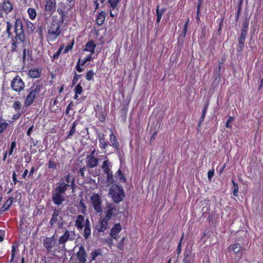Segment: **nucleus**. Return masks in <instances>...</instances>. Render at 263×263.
<instances>
[{
  "label": "nucleus",
  "mask_w": 263,
  "mask_h": 263,
  "mask_svg": "<svg viewBox=\"0 0 263 263\" xmlns=\"http://www.w3.org/2000/svg\"><path fill=\"white\" fill-rule=\"evenodd\" d=\"M208 105H209V103H206L204 105V107H203V110H202V115L201 117H200L199 123L198 124L199 126H200V124L204 120V117L205 116V114H206L207 110H208Z\"/></svg>",
  "instance_id": "nucleus-34"
},
{
  "label": "nucleus",
  "mask_w": 263,
  "mask_h": 263,
  "mask_svg": "<svg viewBox=\"0 0 263 263\" xmlns=\"http://www.w3.org/2000/svg\"><path fill=\"white\" fill-rule=\"evenodd\" d=\"M77 257L79 261V262L77 263H85L86 261V253L85 252L84 247L83 246H80L79 248V251L77 253Z\"/></svg>",
  "instance_id": "nucleus-13"
},
{
  "label": "nucleus",
  "mask_w": 263,
  "mask_h": 263,
  "mask_svg": "<svg viewBox=\"0 0 263 263\" xmlns=\"http://www.w3.org/2000/svg\"><path fill=\"white\" fill-rule=\"evenodd\" d=\"M60 210L59 209H54L51 219L50 220V224L51 226L54 225L58 221V217L59 215Z\"/></svg>",
  "instance_id": "nucleus-22"
},
{
  "label": "nucleus",
  "mask_w": 263,
  "mask_h": 263,
  "mask_svg": "<svg viewBox=\"0 0 263 263\" xmlns=\"http://www.w3.org/2000/svg\"><path fill=\"white\" fill-rule=\"evenodd\" d=\"M214 171H210L208 172V176L209 180H211L214 176Z\"/></svg>",
  "instance_id": "nucleus-60"
},
{
  "label": "nucleus",
  "mask_w": 263,
  "mask_h": 263,
  "mask_svg": "<svg viewBox=\"0 0 263 263\" xmlns=\"http://www.w3.org/2000/svg\"><path fill=\"white\" fill-rule=\"evenodd\" d=\"M76 95H81L83 91V88L80 84H78L74 89Z\"/></svg>",
  "instance_id": "nucleus-43"
},
{
  "label": "nucleus",
  "mask_w": 263,
  "mask_h": 263,
  "mask_svg": "<svg viewBox=\"0 0 263 263\" xmlns=\"http://www.w3.org/2000/svg\"><path fill=\"white\" fill-rule=\"evenodd\" d=\"M116 212V209L115 205L112 203H108L104 210L105 216L103 217L107 220H110L112 216L115 214Z\"/></svg>",
  "instance_id": "nucleus-10"
},
{
  "label": "nucleus",
  "mask_w": 263,
  "mask_h": 263,
  "mask_svg": "<svg viewBox=\"0 0 263 263\" xmlns=\"http://www.w3.org/2000/svg\"><path fill=\"white\" fill-rule=\"evenodd\" d=\"M83 232V236L85 239H87L90 236L91 234V229H90V223L88 219H86L85 220V224Z\"/></svg>",
  "instance_id": "nucleus-19"
},
{
  "label": "nucleus",
  "mask_w": 263,
  "mask_h": 263,
  "mask_svg": "<svg viewBox=\"0 0 263 263\" xmlns=\"http://www.w3.org/2000/svg\"><path fill=\"white\" fill-rule=\"evenodd\" d=\"M73 104L72 102H71L68 104V105L67 106V107L66 108V115H68L69 114V110H70V108L73 106Z\"/></svg>",
  "instance_id": "nucleus-62"
},
{
  "label": "nucleus",
  "mask_w": 263,
  "mask_h": 263,
  "mask_svg": "<svg viewBox=\"0 0 263 263\" xmlns=\"http://www.w3.org/2000/svg\"><path fill=\"white\" fill-rule=\"evenodd\" d=\"M12 106L16 111H18L21 109L22 104L20 101H15L14 102Z\"/></svg>",
  "instance_id": "nucleus-49"
},
{
  "label": "nucleus",
  "mask_w": 263,
  "mask_h": 263,
  "mask_svg": "<svg viewBox=\"0 0 263 263\" xmlns=\"http://www.w3.org/2000/svg\"><path fill=\"white\" fill-rule=\"evenodd\" d=\"M29 17L31 20H34L36 16V11L35 9L29 8L27 10Z\"/></svg>",
  "instance_id": "nucleus-28"
},
{
  "label": "nucleus",
  "mask_w": 263,
  "mask_h": 263,
  "mask_svg": "<svg viewBox=\"0 0 263 263\" xmlns=\"http://www.w3.org/2000/svg\"><path fill=\"white\" fill-rule=\"evenodd\" d=\"M245 40L239 39L238 47L237 49V52H240L244 46V43Z\"/></svg>",
  "instance_id": "nucleus-45"
},
{
  "label": "nucleus",
  "mask_w": 263,
  "mask_h": 263,
  "mask_svg": "<svg viewBox=\"0 0 263 263\" xmlns=\"http://www.w3.org/2000/svg\"><path fill=\"white\" fill-rule=\"evenodd\" d=\"M99 159L95 157L86 158V166L92 168L97 166L98 164Z\"/></svg>",
  "instance_id": "nucleus-17"
},
{
  "label": "nucleus",
  "mask_w": 263,
  "mask_h": 263,
  "mask_svg": "<svg viewBox=\"0 0 263 263\" xmlns=\"http://www.w3.org/2000/svg\"><path fill=\"white\" fill-rule=\"evenodd\" d=\"M60 21L53 18L48 26V38L51 40H55L61 34Z\"/></svg>",
  "instance_id": "nucleus-4"
},
{
  "label": "nucleus",
  "mask_w": 263,
  "mask_h": 263,
  "mask_svg": "<svg viewBox=\"0 0 263 263\" xmlns=\"http://www.w3.org/2000/svg\"><path fill=\"white\" fill-rule=\"evenodd\" d=\"M116 176H118L121 180H123L125 181L126 180V178L123 176V175L120 170L117 171L116 172Z\"/></svg>",
  "instance_id": "nucleus-52"
},
{
  "label": "nucleus",
  "mask_w": 263,
  "mask_h": 263,
  "mask_svg": "<svg viewBox=\"0 0 263 263\" xmlns=\"http://www.w3.org/2000/svg\"><path fill=\"white\" fill-rule=\"evenodd\" d=\"M57 12L61 16V18L60 22L63 23V22L65 20V17L67 16V12H65L63 9L58 8L57 10Z\"/></svg>",
  "instance_id": "nucleus-27"
},
{
  "label": "nucleus",
  "mask_w": 263,
  "mask_h": 263,
  "mask_svg": "<svg viewBox=\"0 0 263 263\" xmlns=\"http://www.w3.org/2000/svg\"><path fill=\"white\" fill-rule=\"evenodd\" d=\"M94 72L92 70L87 71L86 75V79L87 81H91L93 79Z\"/></svg>",
  "instance_id": "nucleus-44"
},
{
  "label": "nucleus",
  "mask_w": 263,
  "mask_h": 263,
  "mask_svg": "<svg viewBox=\"0 0 263 263\" xmlns=\"http://www.w3.org/2000/svg\"><path fill=\"white\" fill-rule=\"evenodd\" d=\"M85 220L84 216L79 215L75 220V226L78 230H82L85 226Z\"/></svg>",
  "instance_id": "nucleus-15"
},
{
  "label": "nucleus",
  "mask_w": 263,
  "mask_h": 263,
  "mask_svg": "<svg viewBox=\"0 0 263 263\" xmlns=\"http://www.w3.org/2000/svg\"><path fill=\"white\" fill-rule=\"evenodd\" d=\"M75 233L74 231H69L66 230L65 232L62 235L59 239L58 242L59 248L65 249V243L68 240H73L75 239Z\"/></svg>",
  "instance_id": "nucleus-6"
},
{
  "label": "nucleus",
  "mask_w": 263,
  "mask_h": 263,
  "mask_svg": "<svg viewBox=\"0 0 263 263\" xmlns=\"http://www.w3.org/2000/svg\"><path fill=\"white\" fill-rule=\"evenodd\" d=\"M12 202V199H10L9 200H8L4 204V205H3V206L1 208V211L2 212H4L7 210L9 209L10 206L11 205V203Z\"/></svg>",
  "instance_id": "nucleus-35"
},
{
  "label": "nucleus",
  "mask_w": 263,
  "mask_h": 263,
  "mask_svg": "<svg viewBox=\"0 0 263 263\" xmlns=\"http://www.w3.org/2000/svg\"><path fill=\"white\" fill-rule=\"evenodd\" d=\"M98 139H99V142L100 144V147L106 149L107 146L108 145V142L105 140V136L103 134L99 133L98 134Z\"/></svg>",
  "instance_id": "nucleus-20"
},
{
  "label": "nucleus",
  "mask_w": 263,
  "mask_h": 263,
  "mask_svg": "<svg viewBox=\"0 0 263 263\" xmlns=\"http://www.w3.org/2000/svg\"><path fill=\"white\" fill-rule=\"evenodd\" d=\"M164 10H162L161 11H160L159 9V6H157V8L156 10V14H157V23H159L161 19V16L162 15V13L164 12Z\"/></svg>",
  "instance_id": "nucleus-39"
},
{
  "label": "nucleus",
  "mask_w": 263,
  "mask_h": 263,
  "mask_svg": "<svg viewBox=\"0 0 263 263\" xmlns=\"http://www.w3.org/2000/svg\"><path fill=\"white\" fill-rule=\"evenodd\" d=\"M110 141L112 146L116 149H118L119 144L115 136L114 135L112 131H111V134L110 135Z\"/></svg>",
  "instance_id": "nucleus-25"
},
{
  "label": "nucleus",
  "mask_w": 263,
  "mask_h": 263,
  "mask_svg": "<svg viewBox=\"0 0 263 263\" xmlns=\"http://www.w3.org/2000/svg\"><path fill=\"white\" fill-rule=\"evenodd\" d=\"M238 185L234 184L233 186V194L234 196H237L238 195Z\"/></svg>",
  "instance_id": "nucleus-56"
},
{
  "label": "nucleus",
  "mask_w": 263,
  "mask_h": 263,
  "mask_svg": "<svg viewBox=\"0 0 263 263\" xmlns=\"http://www.w3.org/2000/svg\"><path fill=\"white\" fill-rule=\"evenodd\" d=\"M1 5L3 7L4 11L7 14L9 13L12 10V5L8 0H4L3 4Z\"/></svg>",
  "instance_id": "nucleus-21"
},
{
  "label": "nucleus",
  "mask_w": 263,
  "mask_h": 263,
  "mask_svg": "<svg viewBox=\"0 0 263 263\" xmlns=\"http://www.w3.org/2000/svg\"><path fill=\"white\" fill-rule=\"evenodd\" d=\"M43 87L37 83H33L27 91L29 94L27 96L26 99L24 103V105L26 107L30 105L33 102L34 99L37 97Z\"/></svg>",
  "instance_id": "nucleus-3"
},
{
  "label": "nucleus",
  "mask_w": 263,
  "mask_h": 263,
  "mask_svg": "<svg viewBox=\"0 0 263 263\" xmlns=\"http://www.w3.org/2000/svg\"><path fill=\"white\" fill-rule=\"evenodd\" d=\"M90 201L92 207L97 213H100L102 211V201L99 195L97 194H93L90 197Z\"/></svg>",
  "instance_id": "nucleus-7"
},
{
  "label": "nucleus",
  "mask_w": 263,
  "mask_h": 263,
  "mask_svg": "<svg viewBox=\"0 0 263 263\" xmlns=\"http://www.w3.org/2000/svg\"><path fill=\"white\" fill-rule=\"evenodd\" d=\"M91 59V55H88L87 56L84 61H83L82 62H81V65L82 66L84 65L87 62L90 61Z\"/></svg>",
  "instance_id": "nucleus-55"
},
{
  "label": "nucleus",
  "mask_w": 263,
  "mask_h": 263,
  "mask_svg": "<svg viewBox=\"0 0 263 263\" xmlns=\"http://www.w3.org/2000/svg\"><path fill=\"white\" fill-rule=\"evenodd\" d=\"M6 24H7V27H6V32L8 34L9 37H12L13 35H12V33L11 31V29L13 27L12 24L10 22L7 21L6 22Z\"/></svg>",
  "instance_id": "nucleus-30"
},
{
  "label": "nucleus",
  "mask_w": 263,
  "mask_h": 263,
  "mask_svg": "<svg viewBox=\"0 0 263 263\" xmlns=\"http://www.w3.org/2000/svg\"><path fill=\"white\" fill-rule=\"evenodd\" d=\"M249 21L247 18H246L243 22L241 30L247 31L248 27H249Z\"/></svg>",
  "instance_id": "nucleus-46"
},
{
  "label": "nucleus",
  "mask_w": 263,
  "mask_h": 263,
  "mask_svg": "<svg viewBox=\"0 0 263 263\" xmlns=\"http://www.w3.org/2000/svg\"><path fill=\"white\" fill-rule=\"evenodd\" d=\"M105 18V12H101L97 17V23L98 25H101L103 24Z\"/></svg>",
  "instance_id": "nucleus-26"
},
{
  "label": "nucleus",
  "mask_w": 263,
  "mask_h": 263,
  "mask_svg": "<svg viewBox=\"0 0 263 263\" xmlns=\"http://www.w3.org/2000/svg\"><path fill=\"white\" fill-rule=\"evenodd\" d=\"M81 74H77L76 71L74 72V77L72 81V86L74 85L77 83L79 79L81 77Z\"/></svg>",
  "instance_id": "nucleus-47"
},
{
  "label": "nucleus",
  "mask_w": 263,
  "mask_h": 263,
  "mask_svg": "<svg viewBox=\"0 0 263 263\" xmlns=\"http://www.w3.org/2000/svg\"><path fill=\"white\" fill-rule=\"evenodd\" d=\"M247 31L241 30V35L239 39L246 40Z\"/></svg>",
  "instance_id": "nucleus-59"
},
{
  "label": "nucleus",
  "mask_w": 263,
  "mask_h": 263,
  "mask_svg": "<svg viewBox=\"0 0 263 263\" xmlns=\"http://www.w3.org/2000/svg\"><path fill=\"white\" fill-rule=\"evenodd\" d=\"M191 257L190 256V252L185 251L184 253V258L183 259L184 263H190Z\"/></svg>",
  "instance_id": "nucleus-38"
},
{
  "label": "nucleus",
  "mask_w": 263,
  "mask_h": 263,
  "mask_svg": "<svg viewBox=\"0 0 263 263\" xmlns=\"http://www.w3.org/2000/svg\"><path fill=\"white\" fill-rule=\"evenodd\" d=\"M96 46L92 41H89L86 44L85 50L91 52V54L93 53Z\"/></svg>",
  "instance_id": "nucleus-23"
},
{
  "label": "nucleus",
  "mask_w": 263,
  "mask_h": 263,
  "mask_svg": "<svg viewBox=\"0 0 263 263\" xmlns=\"http://www.w3.org/2000/svg\"><path fill=\"white\" fill-rule=\"evenodd\" d=\"M73 44H74V40H73L72 42L71 43H69V44H68L67 45V46L66 47L65 49L63 51V53H66L70 50H71L72 48Z\"/></svg>",
  "instance_id": "nucleus-50"
},
{
  "label": "nucleus",
  "mask_w": 263,
  "mask_h": 263,
  "mask_svg": "<svg viewBox=\"0 0 263 263\" xmlns=\"http://www.w3.org/2000/svg\"><path fill=\"white\" fill-rule=\"evenodd\" d=\"M56 241L54 236L53 235L50 237H46L44 239L43 245L44 247L48 251H50L52 248L55 246Z\"/></svg>",
  "instance_id": "nucleus-12"
},
{
  "label": "nucleus",
  "mask_w": 263,
  "mask_h": 263,
  "mask_svg": "<svg viewBox=\"0 0 263 263\" xmlns=\"http://www.w3.org/2000/svg\"><path fill=\"white\" fill-rule=\"evenodd\" d=\"M182 239H183V236L181 238V239L180 240V242L179 243V245H178V246L177 247V251L178 252V254L180 253V252L181 251V241L182 240Z\"/></svg>",
  "instance_id": "nucleus-63"
},
{
  "label": "nucleus",
  "mask_w": 263,
  "mask_h": 263,
  "mask_svg": "<svg viewBox=\"0 0 263 263\" xmlns=\"http://www.w3.org/2000/svg\"><path fill=\"white\" fill-rule=\"evenodd\" d=\"M121 230V227L119 223H116L114 225V226L111 228L110 235L114 239H117V236L118 234L120 232Z\"/></svg>",
  "instance_id": "nucleus-18"
},
{
  "label": "nucleus",
  "mask_w": 263,
  "mask_h": 263,
  "mask_svg": "<svg viewBox=\"0 0 263 263\" xmlns=\"http://www.w3.org/2000/svg\"><path fill=\"white\" fill-rule=\"evenodd\" d=\"M26 27L27 29V31L30 33H32L34 31L35 27L33 23L30 22H26Z\"/></svg>",
  "instance_id": "nucleus-37"
},
{
  "label": "nucleus",
  "mask_w": 263,
  "mask_h": 263,
  "mask_svg": "<svg viewBox=\"0 0 263 263\" xmlns=\"http://www.w3.org/2000/svg\"><path fill=\"white\" fill-rule=\"evenodd\" d=\"M11 87L13 90L20 92L24 88L25 84L19 76H16L12 80Z\"/></svg>",
  "instance_id": "nucleus-8"
},
{
  "label": "nucleus",
  "mask_w": 263,
  "mask_h": 263,
  "mask_svg": "<svg viewBox=\"0 0 263 263\" xmlns=\"http://www.w3.org/2000/svg\"><path fill=\"white\" fill-rule=\"evenodd\" d=\"M101 255V251L100 250L93 251L90 254V257L92 260H95L96 257Z\"/></svg>",
  "instance_id": "nucleus-42"
},
{
  "label": "nucleus",
  "mask_w": 263,
  "mask_h": 263,
  "mask_svg": "<svg viewBox=\"0 0 263 263\" xmlns=\"http://www.w3.org/2000/svg\"><path fill=\"white\" fill-rule=\"evenodd\" d=\"M8 124L6 121L0 117V133H2L7 127Z\"/></svg>",
  "instance_id": "nucleus-29"
},
{
  "label": "nucleus",
  "mask_w": 263,
  "mask_h": 263,
  "mask_svg": "<svg viewBox=\"0 0 263 263\" xmlns=\"http://www.w3.org/2000/svg\"><path fill=\"white\" fill-rule=\"evenodd\" d=\"M109 194L115 202L119 203L124 197L123 188L118 185H112L109 189Z\"/></svg>",
  "instance_id": "nucleus-5"
},
{
  "label": "nucleus",
  "mask_w": 263,
  "mask_h": 263,
  "mask_svg": "<svg viewBox=\"0 0 263 263\" xmlns=\"http://www.w3.org/2000/svg\"><path fill=\"white\" fill-rule=\"evenodd\" d=\"M233 120V117L230 116L229 117L228 120L227 121V122L226 123V127L227 128H231L232 125L231 124V123L232 122Z\"/></svg>",
  "instance_id": "nucleus-53"
},
{
  "label": "nucleus",
  "mask_w": 263,
  "mask_h": 263,
  "mask_svg": "<svg viewBox=\"0 0 263 263\" xmlns=\"http://www.w3.org/2000/svg\"><path fill=\"white\" fill-rule=\"evenodd\" d=\"M57 8L56 0H46L45 4V10L49 14H52Z\"/></svg>",
  "instance_id": "nucleus-11"
},
{
  "label": "nucleus",
  "mask_w": 263,
  "mask_h": 263,
  "mask_svg": "<svg viewBox=\"0 0 263 263\" xmlns=\"http://www.w3.org/2000/svg\"><path fill=\"white\" fill-rule=\"evenodd\" d=\"M16 142L15 141H13V142H12V143H11L10 149L8 152V154L9 156H11L12 155L13 151L16 147Z\"/></svg>",
  "instance_id": "nucleus-48"
},
{
  "label": "nucleus",
  "mask_w": 263,
  "mask_h": 263,
  "mask_svg": "<svg viewBox=\"0 0 263 263\" xmlns=\"http://www.w3.org/2000/svg\"><path fill=\"white\" fill-rule=\"evenodd\" d=\"M15 247L14 246H12L11 250V261H12L14 259L15 253Z\"/></svg>",
  "instance_id": "nucleus-58"
},
{
  "label": "nucleus",
  "mask_w": 263,
  "mask_h": 263,
  "mask_svg": "<svg viewBox=\"0 0 263 263\" xmlns=\"http://www.w3.org/2000/svg\"><path fill=\"white\" fill-rule=\"evenodd\" d=\"M75 185L74 178L70 174H68L62 178L52 191V200L53 203L57 205L61 204L65 200L66 191L69 187L73 190Z\"/></svg>",
  "instance_id": "nucleus-1"
},
{
  "label": "nucleus",
  "mask_w": 263,
  "mask_h": 263,
  "mask_svg": "<svg viewBox=\"0 0 263 263\" xmlns=\"http://www.w3.org/2000/svg\"><path fill=\"white\" fill-rule=\"evenodd\" d=\"M64 47V45H62L58 49V51L53 54L52 57V61L55 60V59H57L59 58V56L60 55V53H61Z\"/></svg>",
  "instance_id": "nucleus-40"
},
{
  "label": "nucleus",
  "mask_w": 263,
  "mask_h": 263,
  "mask_svg": "<svg viewBox=\"0 0 263 263\" xmlns=\"http://www.w3.org/2000/svg\"><path fill=\"white\" fill-rule=\"evenodd\" d=\"M29 75L33 78H37L40 75L39 69H31L29 71Z\"/></svg>",
  "instance_id": "nucleus-32"
},
{
  "label": "nucleus",
  "mask_w": 263,
  "mask_h": 263,
  "mask_svg": "<svg viewBox=\"0 0 263 263\" xmlns=\"http://www.w3.org/2000/svg\"><path fill=\"white\" fill-rule=\"evenodd\" d=\"M12 179H13V181L14 182V183L15 184H16L17 182H20V183H22V182L20 181H18L17 179V178H16V173L15 172H14L12 174Z\"/></svg>",
  "instance_id": "nucleus-57"
},
{
  "label": "nucleus",
  "mask_w": 263,
  "mask_h": 263,
  "mask_svg": "<svg viewBox=\"0 0 263 263\" xmlns=\"http://www.w3.org/2000/svg\"><path fill=\"white\" fill-rule=\"evenodd\" d=\"M77 125V121H74L72 123L70 130L67 135V138H69L71 137L76 132V128Z\"/></svg>",
  "instance_id": "nucleus-33"
},
{
  "label": "nucleus",
  "mask_w": 263,
  "mask_h": 263,
  "mask_svg": "<svg viewBox=\"0 0 263 263\" xmlns=\"http://www.w3.org/2000/svg\"><path fill=\"white\" fill-rule=\"evenodd\" d=\"M34 128V125L32 124L28 129L27 132V135L30 136Z\"/></svg>",
  "instance_id": "nucleus-61"
},
{
  "label": "nucleus",
  "mask_w": 263,
  "mask_h": 263,
  "mask_svg": "<svg viewBox=\"0 0 263 263\" xmlns=\"http://www.w3.org/2000/svg\"><path fill=\"white\" fill-rule=\"evenodd\" d=\"M189 21H190V20H189V18H188L187 20L186 21V22H185V24L184 25V26H183V29L182 31V33H181V35L183 36V37H184L185 36L187 29L188 28V24H189Z\"/></svg>",
  "instance_id": "nucleus-41"
},
{
  "label": "nucleus",
  "mask_w": 263,
  "mask_h": 263,
  "mask_svg": "<svg viewBox=\"0 0 263 263\" xmlns=\"http://www.w3.org/2000/svg\"><path fill=\"white\" fill-rule=\"evenodd\" d=\"M57 167V164L53 160L50 159L48 162V168L55 169Z\"/></svg>",
  "instance_id": "nucleus-51"
},
{
  "label": "nucleus",
  "mask_w": 263,
  "mask_h": 263,
  "mask_svg": "<svg viewBox=\"0 0 263 263\" xmlns=\"http://www.w3.org/2000/svg\"><path fill=\"white\" fill-rule=\"evenodd\" d=\"M31 59V52L26 48L23 49V61L25 63L26 60L29 61Z\"/></svg>",
  "instance_id": "nucleus-24"
},
{
  "label": "nucleus",
  "mask_w": 263,
  "mask_h": 263,
  "mask_svg": "<svg viewBox=\"0 0 263 263\" xmlns=\"http://www.w3.org/2000/svg\"><path fill=\"white\" fill-rule=\"evenodd\" d=\"M230 251L232 250L235 254H237L239 258L242 256L243 252L241 249V247L238 243H235L230 246L228 248Z\"/></svg>",
  "instance_id": "nucleus-14"
},
{
  "label": "nucleus",
  "mask_w": 263,
  "mask_h": 263,
  "mask_svg": "<svg viewBox=\"0 0 263 263\" xmlns=\"http://www.w3.org/2000/svg\"><path fill=\"white\" fill-rule=\"evenodd\" d=\"M80 65H81V60H80V59H79L77 62V65L76 66V68L77 70L79 72H82L84 70V69L81 68L80 67Z\"/></svg>",
  "instance_id": "nucleus-54"
},
{
  "label": "nucleus",
  "mask_w": 263,
  "mask_h": 263,
  "mask_svg": "<svg viewBox=\"0 0 263 263\" xmlns=\"http://www.w3.org/2000/svg\"><path fill=\"white\" fill-rule=\"evenodd\" d=\"M14 32L15 36L12 37V49L11 51H15L17 47V42L19 41L23 43L25 41V35L24 32L23 26L22 21L20 18H16L14 24Z\"/></svg>",
  "instance_id": "nucleus-2"
},
{
  "label": "nucleus",
  "mask_w": 263,
  "mask_h": 263,
  "mask_svg": "<svg viewBox=\"0 0 263 263\" xmlns=\"http://www.w3.org/2000/svg\"><path fill=\"white\" fill-rule=\"evenodd\" d=\"M112 165V163L105 157L101 166V168L104 173H107L111 171Z\"/></svg>",
  "instance_id": "nucleus-16"
},
{
  "label": "nucleus",
  "mask_w": 263,
  "mask_h": 263,
  "mask_svg": "<svg viewBox=\"0 0 263 263\" xmlns=\"http://www.w3.org/2000/svg\"><path fill=\"white\" fill-rule=\"evenodd\" d=\"M106 175V182L108 184H112L114 182L112 172L105 173Z\"/></svg>",
  "instance_id": "nucleus-31"
},
{
  "label": "nucleus",
  "mask_w": 263,
  "mask_h": 263,
  "mask_svg": "<svg viewBox=\"0 0 263 263\" xmlns=\"http://www.w3.org/2000/svg\"><path fill=\"white\" fill-rule=\"evenodd\" d=\"M86 168L85 167H83L82 168H81L79 172V174L81 177H84V171H85Z\"/></svg>",
  "instance_id": "nucleus-64"
},
{
  "label": "nucleus",
  "mask_w": 263,
  "mask_h": 263,
  "mask_svg": "<svg viewBox=\"0 0 263 263\" xmlns=\"http://www.w3.org/2000/svg\"><path fill=\"white\" fill-rule=\"evenodd\" d=\"M120 0H108V3L109 4V6L111 9V10H114L116 9L117 5L119 3Z\"/></svg>",
  "instance_id": "nucleus-36"
},
{
  "label": "nucleus",
  "mask_w": 263,
  "mask_h": 263,
  "mask_svg": "<svg viewBox=\"0 0 263 263\" xmlns=\"http://www.w3.org/2000/svg\"><path fill=\"white\" fill-rule=\"evenodd\" d=\"M108 220L101 217L99 222L96 224L95 229L98 232H104L110 227Z\"/></svg>",
  "instance_id": "nucleus-9"
}]
</instances>
